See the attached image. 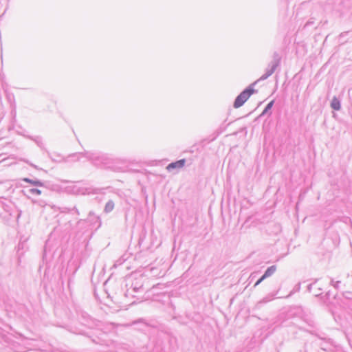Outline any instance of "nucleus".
Masks as SVG:
<instances>
[{
	"mask_svg": "<svg viewBox=\"0 0 352 352\" xmlns=\"http://www.w3.org/2000/svg\"><path fill=\"white\" fill-rule=\"evenodd\" d=\"M254 89H245L235 100L234 106L235 108L241 107L244 102L253 94Z\"/></svg>",
	"mask_w": 352,
	"mask_h": 352,
	"instance_id": "obj_1",
	"label": "nucleus"
},
{
	"mask_svg": "<svg viewBox=\"0 0 352 352\" xmlns=\"http://www.w3.org/2000/svg\"><path fill=\"white\" fill-rule=\"evenodd\" d=\"M186 160L184 159L178 160L175 162L170 163L166 167L168 170H170L174 168H182L185 165Z\"/></svg>",
	"mask_w": 352,
	"mask_h": 352,
	"instance_id": "obj_2",
	"label": "nucleus"
},
{
	"mask_svg": "<svg viewBox=\"0 0 352 352\" xmlns=\"http://www.w3.org/2000/svg\"><path fill=\"white\" fill-rule=\"evenodd\" d=\"M276 271V267L275 266H271L265 272V274L261 276V278L256 283L255 286L258 285L259 283H261L265 278L270 276L272 275L274 272Z\"/></svg>",
	"mask_w": 352,
	"mask_h": 352,
	"instance_id": "obj_3",
	"label": "nucleus"
},
{
	"mask_svg": "<svg viewBox=\"0 0 352 352\" xmlns=\"http://www.w3.org/2000/svg\"><path fill=\"white\" fill-rule=\"evenodd\" d=\"M331 107L335 109V110H339L340 109V101L337 99V98H333L332 100V102H331Z\"/></svg>",
	"mask_w": 352,
	"mask_h": 352,
	"instance_id": "obj_4",
	"label": "nucleus"
},
{
	"mask_svg": "<svg viewBox=\"0 0 352 352\" xmlns=\"http://www.w3.org/2000/svg\"><path fill=\"white\" fill-rule=\"evenodd\" d=\"M113 208H114V204L113 201H110L107 203L105 208H104V210L107 212H109L113 210Z\"/></svg>",
	"mask_w": 352,
	"mask_h": 352,
	"instance_id": "obj_5",
	"label": "nucleus"
},
{
	"mask_svg": "<svg viewBox=\"0 0 352 352\" xmlns=\"http://www.w3.org/2000/svg\"><path fill=\"white\" fill-rule=\"evenodd\" d=\"M24 181L26 182L30 183L32 184L36 185V186H42V183L41 182H39V181H32V180H31L30 179H28V178H25Z\"/></svg>",
	"mask_w": 352,
	"mask_h": 352,
	"instance_id": "obj_6",
	"label": "nucleus"
},
{
	"mask_svg": "<svg viewBox=\"0 0 352 352\" xmlns=\"http://www.w3.org/2000/svg\"><path fill=\"white\" fill-rule=\"evenodd\" d=\"M31 192L36 195H40L41 193V191L38 189H31Z\"/></svg>",
	"mask_w": 352,
	"mask_h": 352,
	"instance_id": "obj_7",
	"label": "nucleus"
},
{
	"mask_svg": "<svg viewBox=\"0 0 352 352\" xmlns=\"http://www.w3.org/2000/svg\"><path fill=\"white\" fill-rule=\"evenodd\" d=\"M273 103H274V101H271L266 107L265 109V111H267L268 109H271L272 105H273Z\"/></svg>",
	"mask_w": 352,
	"mask_h": 352,
	"instance_id": "obj_8",
	"label": "nucleus"
}]
</instances>
